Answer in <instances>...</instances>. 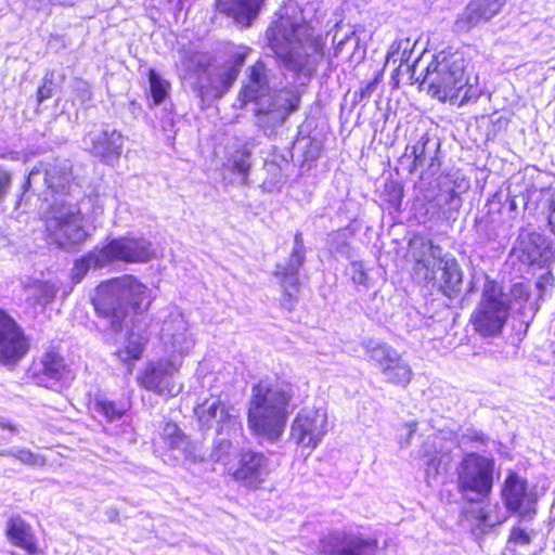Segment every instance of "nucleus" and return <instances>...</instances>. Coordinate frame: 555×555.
Here are the masks:
<instances>
[{"label": "nucleus", "mask_w": 555, "mask_h": 555, "mask_svg": "<svg viewBox=\"0 0 555 555\" xmlns=\"http://www.w3.org/2000/svg\"><path fill=\"white\" fill-rule=\"evenodd\" d=\"M72 168L66 162L46 167L35 166L23 185L24 192L29 189L39 191L46 186L43 195L50 202L44 214L46 231L50 240L60 248L70 250L83 244L89 232L83 222L81 209L77 203V185L72 183Z\"/></svg>", "instance_id": "obj_1"}, {"label": "nucleus", "mask_w": 555, "mask_h": 555, "mask_svg": "<svg viewBox=\"0 0 555 555\" xmlns=\"http://www.w3.org/2000/svg\"><path fill=\"white\" fill-rule=\"evenodd\" d=\"M270 70L262 61H257L247 69L237 101L240 107L253 104L251 112L256 125L264 134H273L288 116L299 108L301 95L293 88H283L271 92Z\"/></svg>", "instance_id": "obj_2"}, {"label": "nucleus", "mask_w": 555, "mask_h": 555, "mask_svg": "<svg viewBox=\"0 0 555 555\" xmlns=\"http://www.w3.org/2000/svg\"><path fill=\"white\" fill-rule=\"evenodd\" d=\"M269 47L283 60L287 69L310 78L324 57L325 41L313 36L307 24L282 17L274 22L266 33Z\"/></svg>", "instance_id": "obj_3"}, {"label": "nucleus", "mask_w": 555, "mask_h": 555, "mask_svg": "<svg viewBox=\"0 0 555 555\" xmlns=\"http://www.w3.org/2000/svg\"><path fill=\"white\" fill-rule=\"evenodd\" d=\"M92 304L96 313L108 321L112 331L119 332L147 310L151 297L143 283L126 274L101 283L94 291Z\"/></svg>", "instance_id": "obj_4"}, {"label": "nucleus", "mask_w": 555, "mask_h": 555, "mask_svg": "<svg viewBox=\"0 0 555 555\" xmlns=\"http://www.w3.org/2000/svg\"><path fill=\"white\" fill-rule=\"evenodd\" d=\"M293 396L294 390L289 384L260 380L253 386L247 424L259 440L275 442L281 438Z\"/></svg>", "instance_id": "obj_5"}, {"label": "nucleus", "mask_w": 555, "mask_h": 555, "mask_svg": "<svg viewBox=\"0 0 555 555\" xmlns=\"http://www.w3.org/2000/svg\"><path fill=\"white\" fill-rule=\"evenodd\" d=\"M155 256L153 244L144 237L114 238L102 248H94L77 259L70 279L74 284H78L91 269H102L114 261L144 263Z\"/></svg>", "instance_id": "obj_6"}, {"label": "nucleus", "mask_w": 555, "mask_h": 555, "mask_svg": "<svg viewBox=\"0 0 555 555\" xmlns=\"http://www.w3.org/2000/svg\"><path fill=\"white\" fill-rule=\"evenodd\" d=\"M422 83L428 85V93L439 101L464 103L470 99L465 74V60L460 53H438L427 65Z\"/></svg>", "instance_id": "obj_7"}, {"label": "nucleus", "mask_w": 555, "mask_h": 555, "mask_svg": "<svg viewBox=\"0 0 555 555\" xmlns=\"http://www.w3.org/2000/svg\"><path fill=\"white\" fill-rule=\"evenodd\" d=\"M511 310V295L503 291L496 282L486 279L481 299L470 321L476 333L482 337L501 334Z\"/></svg>", "instance_id": "obj_8"}, {"label": "nucleus", "mask_w": 555, "mask_h": 555, "mask_svg": "<svg viewBox=\"0 0 555 555\" xmlns=\"http://www.w3.org/2000/svg\"><path fill=\"white\" fill-rule=\"evenodd\" d=\"M494 467L492 457L467 453L456 468L457 487L463 498L470 503H483L492 492Z\"/></svg>", "instance_id": "obj_9"}, {"label": "nucleus", "mask_w": 555, "mask_h": 555, "mask_svg": "<svg viewBox=\"0 0 555 555\" xmlns=\"http://www.w3.org/2000/svg\"><path fill=\"white\" fill-rule=\"evenodd\" d=\"M361 346L386 383L402 388L409 386L414 375L412 366L396 348L374 339L363 340Z\"/></svg>", "instance_id": "obj_10"}, {"label": "nucleus", "mask_w": 555, "mask_h": 555, "mask_svg": "<svg viewBox=\"0 0 555 555\" xmlns=\"http://www.w3.org/2000/svg\"><path fill=\"white\" fill-rule=\"evenodd\" d=\"M202 430L216 429V435L241 437L243 425L238 411L220 397H211L194 408Z\"/></svg>", "instance_id": "obj_11"}, {"label": "nucleus", "mask_w": 555, "mask_h": 555, "mask_svg": "<svg viewBox=\"0 0 555 555\" xmlns=\"http://www.w3.org/2000/svg\"><path fill=\"white\" fill-rule=\"evenodd\" d=\"M378 541L359 531H333L320 539L324 555H376Z\"/></svg>", "instance_id": "obj_12"}, {"label": "nucleus", "mask_w": 555, "mask_h": 555, "mask_svg": "<svg viewBox=\"0 0 555 555\" xmlns=\"http://www.w3.org/2000/svg\"><path fill=\"white\" fill-rule=\"evenodd\" d=\"M257 144V140L254 138H234V140L228 144L222 164L224 179H229V182L232 184H249V175L253 167V152Z\"/></svg>", "instance_id": "obj_13"}, {"label": "nucleus", "mask_w": 555, "mask_h": 555, "mask_svg": "<svg viewBox=\"0 0 555 555\" xmlns=\"http://www.w3.org/2000/svg\"><path fill=\"white\" fill-rule=\"evenodd\" d=\"M227 475L246 488L258 489L270 475V460L261 452L242 451L238 462L227 467Z\"/></svg>", "instance_id": "obj_14"}, {"label": "nucleus", "mask_w": 555, "mask_h": 555, "mask_svg": "<svg viewBox=\"0 0 555 555\" xmlns=\"http://www.w3.org/2000/svg\"><path fill=\"white\" fill-rule=\"evenodd\" d=\"M160 339L172 360L189 354L195 345L188 321L176 308L163 320Z\"/></svg>", "instance_id": "obj_15"}, {"label": "nucleus", "mask_w": 555, "mask_h": 555, "mask_svg": "<svg viewBox=\"0 0 555 555\" xmlns=\"http://www.w3.org/2000/svg\"><path fill=\"white\" fill-rule=\"evenodd\" d=\"M327 431V415L323 409H302L291 427V438L296 444L314 449Z\"/></svg>", "instance_id": "obj_16"}, {"label": "nucleus", "mask_w": 555, "mask_h": 555, "mask_svg": "<svg viewBox=\"0 0 555 555\" xmlns=\"http://www.w3.org/2000/svg\"><path fill=\"white\" fill-rule=\"evenodd\" d=\"M180 362L172 359L150 363L139 378L142 387L159 396L175 397L181 387L173 382V375L179 371Z\"/></svg>", "instance_id": "obj_17"}, {"label": "nucleus", "mask_w": 555, "mask_h": 555, "mask_svg": "<svg viewBox=\"0 0 555 555\" xmlns=\"http://www.w3.org/2000/svg\"><path fill=\"white\" fill-rule=\"evenodd\" d=\"M502 500L507 511L522 519H533L535 500L527 490V482L516 473H509L502 488Z\"/></svg>", "instance_id": "obj_18"}, {"label": "nucleus", "mask_w": 555, "mask_h": 555, "mask_svg": "<svg viewBox=\"0 0 555 555\" xmlns=\"http://www.w3.org/2000/svg\"><path fill=\"white\" fill-rule=\"evenodd\" d=\"M28 341L21 326L3 310H0V362L15 363L28 350Z\"/></svg>", "instance_id": "obj_19"}, {"label": "nucleus", "mask_w": 555, "mask_h": 555, "mask_svg": "<svg viewBox=\"0 0 555 555\" xmlns=\"http://www.w3.org/2000/svg\"><path fill=\"white\" fill-rule=\"evenodd\" d=\"M306 247L302 234L297 232L294 237V247L291 257L285 266H278L275 274L280 278L284 295L288 299H284L283 306L287 309L292 308L291 299L296 296L299 287L298 272L305 262Z\"/></svg>", "instance_id": "obj_20"}, {"label": "nucleus", "mask_w": 555, "mask_h": 555, "mask_svg": "<svg viewBox=\"0 0 555 555\" xmlns=\"http://www.w3.org/2000/svg\"><path fill=\"white\" fill-rule=\"evenodd\" d=\"M86 151L100 157L106 164H113L122 152L124 139L115 129L90 131L82 139Z\"/></svg>", "instance_id": "obj_21"}, {"label": "nucleus", "mask_w": 555, "mask_h": 555, "mask_svg": "<svg viewBox=\"0 0 555 555\" xmlns=\"http://www.w3.org/2000/svg\"><path fill=\"white\" fill-rule=\"evenodd\" d=\"M506 0H472L455 21L459 31H469L473 27L490 21L499 14Z\"/></svg>", "instance_id": "obj_22"}, {"label": "nucleus", "mask_w": 555, "mask_h": 555, "mask_svg": "<svg viewBox=\"0 0 555 555\" xmlns=\"http://www.w3.org/2000/svg\"><path fill=\"white\" fill-rule=\"evenodd\" d=\"M236 78V69L222 66L208 75L207 85L199 80L195 90L202 101L220 99L230 90Z\"/></svg>", "instance_id": "obj_23"}, {"label": "nucleus", "mask_w": 555, "mask_h": 555, "mask_svg": "<svg viewBox=\"0 0 555 555\" xmlns=\"http://www.w3.org/2000/svg\"><path fill=\"white\" fill-rule=\"evenodd\" d=\"M263 3L264 0H217L216 9L237 25L248 27L257 18Z\"/></svg>", "instance_id": "obj_24"}, {"label": "nucleus", "mask_w": 555, "mask_h": 555, "mask_svg": "<svg viewBox=\"0 0 555 555\" xmlns=\"http://www.w3.org/2000/svg\"><path fill=\"white\" fill-rule=\"evenodd\" d=\"M440 142L437 138L431 137L428 132L424 131L410 139L406 144L405 151L400 158V164L413 165L425 157L439 154Z\"/></svg>", "instance_id": "obj_25"}, {"label": "nucleus", "mask_w": 555, "mask_h": 555, "mask_svg": "<svg viewBox=\"0 0 555 555\" xmlns=\"http://www.w3.org/2000/svg\"><path fill=\"white\" fill-rule=\"evenodd\" d=\"M5 534L14 546L24 550L29 555L37 553V539L33 528L21 516H13L8 520Z\"/></svg>", "instance_id": "obj_26"}, {"label": "nucleus", "mask_w": 555, "mask_h": 555, "mask_svg": "<svg viewBox=\"0 0 555 555\" xmlns=\"http://www.w3.org/2000/svg\"><path fill=\"white\" fill-rule=\"evenodd\" d=\"M66 365L64 359L55 351H48L41 360V369L38 374L39 383L52 390H59L62 387V380Z\"/></svg>", "instance_id": "obj_27"}, {"label": "nucleus", "mask_w": 555, "mask_h": 555, "mask_svg": "<svg viewBox=\"0 0 555 555\" xmlns=\"http://www.w3.org/2000/svg\"><path fill=\"white\" fill-rule=\"evenodd\" d=\"M27 301L33 306L46 308L60 291L56 282L28 278L23 282Z\"/></svg>", "instance_id": "obj_28"}, {"label": "nucleus", "mask_w": 555, "mask_h": 555, "mask_svg": "<svg viewBox=\"0 0 555 555\" xmlns=\"http://www.w3.org/2000/svg\"><path fill=\"white\" fill-rule=\"evenodd\" d=\"M440 278V289L449 298H456L462 288L463 273L455 258H447Z\"/></svg>", "instance_id": "obj_29"}, {"label": "nucleus", "mask_w": 555, "mask_h": 555, "mask_svg": "<svg viewBox=\"0 0 555 555\" xmlns=\"http://www.w3.org/2000/svg\"><path fill=\"white\" fill-rule=\"evenodd\" d=\"M543 241L539 234H530L528 241L522 240L520 248L524 253L525 260L531 264L544 267L554 258V253L548 246H542Z\"/></svg>", "instance_id": "obj_30"}, {"label": "nucleus", "mask_w": 555, "mask_h": 555, "mask_svg": "<svg viewBox=\"0 0 555 555\" xmlns=\"http://www.w3.org/2000/svg\"><path fill=\"white\" fill-rule=\"evenodd\" d=\"M428 203L437 208V214L447 220L455 219L456 214L462 207L460 193L454 189L441 190L435 197L424 195Z\"/></svg>", "instance_id": "obj_31"}, {"label": "nucleus", "mask_w": 555, "mask_h": 555, "mask_svg": "<svg viewBox=\"0 0 555 555\" xmlns=\"http://www.w3.org/2000/svg\"><path fill=\"white\" fill-rule=\"evenodd\" d=\"M129 409L130 401L124 398L112 400L105 396H96L93 402L94 412L111 423L121 420Z\"/></svg>", "instance_id": "obj_32"}, {"label": "nucleus", "mask_w": 555, "mask_h": 555, "mask_svg": "<svg viewBox=\"0 0 555 555\" xmlns=\"http://www.w3.org/2000/svg\"><path fill=\"white\" fill-rule=\"evenodd\" d=\"M421 246L423 249V257L417 259V264H421L426 269V280H434L436 267L440 269L442 266H444V260L447 258L453 257L449 255H443L442 248L438 245H435L431 241L422 240Z\"/></svg>", "instance_id": "obj_33"}, {"label": "nucleus", "mask_w": 555, "mask_h": 555, "mask_svg": "<svg viewBox=\"0 0 555 555\" xmlns=\"http://www.w3.org/2000/svg\"><path fill=\"white\" fill-rule=\"evenodd\" d=\"M532 519L519 518L518 522L511 529L506 543V550L516 552L517 547L528 546L535 537V531L530 527Z\"/></svg>", "instance_id": "obj_34"}, {"label": "nucleus", "mask_w": 555, "mask_h": 555, "mask_svg": "<svg viewBox=\"0 0 555 555\" xmlns=\"http://www.w3.org/2000/svg\"><path fill=\"white\" fill-rule=\"evenodd\" d=\"M238 437H229L225 435H216L209 457L215 463H221L227 467L232 465L229 461L234 451V443H238Z\"/></svg>", "instance_id": "obj_35"}, {"label": "nucleus", "mask_w": 555, "mask_h": 555, "mask_svg": "<svg viewBox=\"0 0 555 555\" xmlns=\"http://www.w3.org/2000/svg\"><path fill=\"white\" fill-rule=\"evenodd\" d=\"M145 340L146 339L142 334L135 333L131 330L125 341V347L118 349L115 352V356L124 363L139 360L142 356Z\"/></svg>", "instance_id": "obj_36"}, {"label": "nucleus", "mask_w": 555, "mask_h": 555, "mask_svg": "<svg viewBox=\"0 0 555 555\" xmlns=\"http://www.w3.org/2000/svg\"><path fill=\"white\" fill-rule=\"evenodd\" d=\"M164 442L173 450L185 452L189 446L188 436L179 428L176 423L167 422L160 431Z\"/></svg>", "instance_id": "obj_37"}, {"label": "nucleus", "mask_w": 555, "mask_h": 555, "mask_svg": "<svg viewBox=\"0 0 555 555\" xmlns=\"http://www.w3.org/2000/svg\"><path fill=\"white\" fill-rule=\"evenodd\" d=\"M0 455L13 457L20 463L30 467H43L46 465L44 456L26 448L14 447L4 449L0 451Z\"/></svg>", "instance_id": "obj_38"}, {"label": "nucleus", "mask_w": 555, "mask_h": 555, "mask_svg": "<svg viewBox=\"0 0 555 555\" xmlns=\"http://www.w3.org/2000/svg\"><path fill=\"white\" fill-rule=\"evenodd\" d=\"M441 168V162L439 159V154L430 155L425 157V159H421V162H416L413 165H409L408 171L410 173L420 172V179L426 180L428 178L435 177L438 175Z\"/></svg>", "instance_id": "obj_39"}, {"label": "nucleus", "mask_w": 555, "mask_h": 555, "mask_svg": "<svg viewBox=\"0 0 555 555\" xmlns=\"http://www.w3.org/2000/svg\"><path fill=\"white\" fill-rule=\"evenodd\" d=\"M149 83L153 105L162 104L168 95L170 83L154 69L149 70Z\"/></svg>", "instance_id": "obj_40"}, {"label": "nucleus", "mask_w": 555, "mask_h": 555, "mask_svg": "<svg viewBox=\"0 0 555 555\" xmlns=\"http://www.w3.org/2000/svg\"><path fill=\"white\" fill-rule=\"evenodd\" d=\"M472 514L474 515V518L476 519L477 525L480 527L481 531L491 529L500 524V521L493 520L483 507H479L478 509L473 511Z\"/></svg>", "instance_id": "obj_41"}, {"label": "nucleus", "mask_w": 555, "mask_h": 555, "mask_svg": "<svg viewBox=\"0 0 555 555\" xmlns=\"http://www.w3.org/2000/svg\"><path fill=\"white\" fill-rule=\"evenodd\" d=\"M250 51L251 50L249 48L241 49L240 51L233 53L230 60L223 66H225L227 68L236 69V75L238 76L241 67L244 65L246 57Z\"/></svg>", "instance_id": "obj_42"}, {"label": "nucleus", "mask_w": 555, "mask_h": 555, "mask_svg": "<svg viewBox=\"0 0 555 555\" xmlns=\"http://www.w3.org/2000/svg\"><path fill=\"white\" fill-rule=\"evenodd\" d=\"M351 279L354 284L367 287V274L364 271L362 263L352 262L350 266Z\"/></svg>", "instance_id": "obj_43"}, {"label": "nucleus", "mask_w": 555, "mask_h": 555, "mask_svg": "<svg viewBox=\"0 0 555 555\" xmlns=\"http://www.w3.org/2000/svg\"><path fill=\"white\" fill-rule=\"evenodd\" d=\"M378 83L379 78L375 77L372 81L367 82L365 87L361 88L359 91L354 93V101L361 103L369 100L377 89Z\"/></svg>", "instance_id": "obj_44"}, {"label": "nucleus", "mask_w": 555, "mask_h": 555, "mask_svg": "<svg viewBox=\"0 0 555 555\" xmlns=\"http://www.w3.org/2000/svg\"><path fill=\"white\" fill-rule=\"evenodd\" d=\"M554 275L552 274V272L547 271L543 274H541L537 282H535V287L538 288V291L540 292V297H542L546 291L548 289V287H552L553 284H554Z\"/></svg>", "instance_id": "obj_45"}, {"label": "nucleus", "mask_w": 555, "mask_h": 555, "mask_svg": "<svg viewBox=\"0 0 555 555\" xmlns=\"http://www.w3.org/2000/svg\"><path fill=\"white\" fill-rule=\"evenodd\" d=\"M344 236H345V234L340 233V232L334 233L331 236V247L335 251L340 253V254H345L348 251V243Z\"/></svg>", "instance_id": "obj_46"}, {"label": "nucleus", "mask_w": 555, "mask_h": 555, "mask_svg": "<svg viewBox=\"0 0 555 555\" xmlns=\"http://www.w3.org/2000/svg\"><path fill=\"white\" fill-rule=\"evenodd\" d=\"M11 184V175L0 166V202L7 195Z\"/></svg>", "instance_id": "obj_47"}, {"label": "nucleus", "mask_w": 555, "mask_h": 555, "mask_svg": "<svg viewBox=\"0 0 555 555\" xmlns=\"http://www.w3.org/2000/svg\"><path fill=\"white\" fill-rule=\"evenodd\" d=\"M511 294L515 299L526 301L529 298L527 286L524 283H515L512 286Z\"/></svg>", "instance_id": "obj_48"}, {"label": "nucleus", "mask_w": 555, "mask_h": 555, "mask_svg": "<svg viewBox=\"0 0 555 555\" xmlns=\"http://www.w3.org/2000/svg\"><path fill=\"white\" fill-rule=\"evenodd\" d=\"M440 462L441 461L438 460L437 456L428 459L425 469L428 479L437 476V474L439 473Z\"/></svg>", "instance_id": "obj_49"}, {"label": "nucleus", "mask_w": 555, "mask_h": 555, "mask_svg": "<svg viewBox=\"0 0 555 555\" xmlns=\"http://www.w3.org/2000/svg\"><path fill=\"white\" fill-rule=\"evenodd\" d=\"M52 82L51 81H44V83L39 87L38 93H37V100L39 103L50 99L52 96Z\"/></svg>", "instance_id": "obj_50"}, {"label": "nucleus", "mask_w": 555, "mask_h": 555, "mask_svg": "<svg viewBox=\"0 0 555 555\" xmlns=\"http://www.w3.org/2000/svg\"><path fill=\"white\" fill-rule=\"evenodd\" d=\"M354 37V33L351 31L349 35H345L343 38L338 39L337 38V34L334 35L333 37V43H334V55L335 56H338V54L340 53V51L343 50V47L345 46V43L350 40L351 38Z\"/></svg>", "instance_id": "obj_51"}, {"label": "nucleus", "mask_w": 555, "mask_h": 555, "mask_svg": "<svg viewBox=\"0 0 555 555\" xmlns=\"http://www.w3.org/2000/svg\"><path fill=\"white\" fill-rule=\"evenodd\" d=\"M0 429H8L13 434L17 433L16 427L8 420L0 418Z\"/></svg>", "instance_id": "obj_52"}, {"label": "nucleus", "mask_w": 555, "mask_h": 555, "mask_svg": "<svg viewBox=\"0 0 555 555\" xmlns=\"http://www.w3.org/2000/svg\"><path fill=\"white\" fill-rule=\"evenodd\" d=\"M467 438L472 441H478L482 444H485L487 441V438L482 433H473L472 435H467Z\"/></svg>", "instance_id": "obj_53"}, {"label": "nucleus", "mask_w": 555, "mask_h": 555, "mask_svg": "<svg viewBox=\"0 0 555 555\" xmlns=\"http://www.w3.org/2000/svg\"><path fill=\"white\" fill-rule=\"evenodd\" d=\"M548 224L553 233H555V203H552L551 212L548 215Z\"/></svg>", "instance_id": "obj_54"}, {"label": "nucleus", "mask_w": 555, "mask_h": 555, "mask_svg": "<svg viewBox=\"0 0 555 555\" xmlns=\"http://www.w3.org/2000/svg\"><path fill=\"white\" fill-rule=\"evenodd\" d=\"M267 168L268 170L270 171L271 169L276 171V175L274 176V178L272 179V181H270L271 183H278L281 179H280V168L278 165H275L274 163H271V164H267Z\"/></svg>", "instance_id": "obj_55"}, {"label": "nucleus", "mask_w": 555, "mask_h": 555, "mask_svg": "<svg viewBox=\"0 0 555 555\" xmlns=\"http://www.w3.org/2000/svg\"><path fill=\"white\" fill-rule=\"evenodd\" d=\"M408 426L410 428V435L415 433V430H416V423L415 422H412V423L408 424Z\"/></svg>", "instance_id": "obj_56"}, {"label": "nucleus", "mask_w": 555, "mask_h": 555, "mask_svg": "<svg viewBox=\"0 0 555 555\" xmlns=\"http://www.w3.org/2000/svg\"><path fill=\"white\" fill-rule=\"evenodd\" d=\"M404 43H405V47H404L403 55H405V53H406V51L409 49V43L410 42H409V40H406Z\"/></svg>", "instance_id": "obj_57"}]
</instances>
